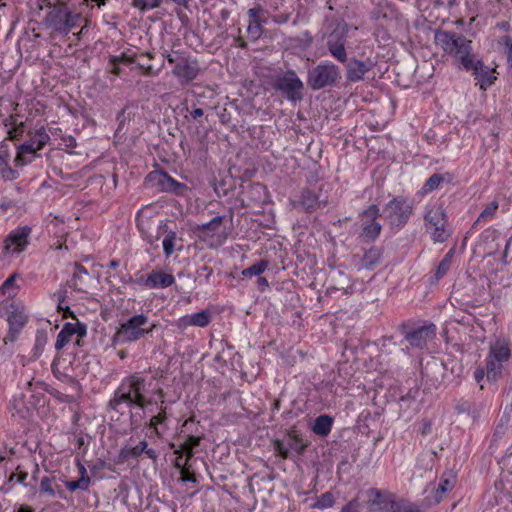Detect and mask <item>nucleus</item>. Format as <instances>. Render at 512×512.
Segmentation results:
<instances>
[{
	"instance_id": "nucleus-1",
	"label": "nucleus",
	"mask_w": 512,
	"mask_h": 512,
	"mask_svg": "<svg viewBox=\"0 0 512 512\" xmlns=\"http://www.w3.org/2000/svg\"><path fill=\"white\" fill-rule=\"evenodd\" d=\"M435 43L438 45L446 54L455 58L457 62L461 64L463 69H469L472 67V61L476 57L471 53V41L465 37L450 34L445 31L435 32Z\"/></svg>"
},
{
	"instance_id": "nucleus-2",
	"label": "nucleus",
	"mask_w": 512,
	"mask_h": 512,
	"mask_svg": "<svg viewBox=\"0 0 512 512\" xmlns=\"http://www.w3.org/2000/svg\"><path fill=\"white\" fill-rule=\"evenodd\" d=\"M145 391V380L139 375H132L122 381L118 389L115 391L110 404L114 409H118L122 404L146 408L148 406V401L144 395ZM150 402L151 400H149V403Z\"/></svg>"
},
{
	"instance_id": "nucleus-3",
	"label": "nucleus",
	"mask_w": 512,
	"mask_h": 512,
	"mask_svg": "<svg viewBox=\"0 0 512 512\" xmlns=\"http://www.w3.org/2000/svg\"><path fill=\"white\" fill-rule=\"evenodd\" d=\"M424 223L427 232L434 242L443 243L450 236L447 230V214L439 200L430 201L424 210Z\"/></svg>"
},
{
	"instance_id": "nucleus-4",
	"label": "nucleus",
	"mask_w": 512,
	"mask_h": 512,
	"mask_svg": "<svg viewBox=\"0 0 512 512\" xmlns=\"http://www.w3.org/2000/svg\"><path fill=\"white\" fill-rule=\"evenodd\" d=\"M511 355L510 344L505 339H497L490 344L486 357V376L490 381H496L502 376L504 365Z\"/></svg>"
},
{
	"instance_id": "nucleus-5",
	"label": "nucleus",
	"mask_w": 512,
	"mask_h": 512,
	"mask_svg": "<svg viewBox=\"0 0 512 512\" xmlns=\"http://www.w3.org/2000/svg\"><path fill=\"white\" fill-rule=\"evenodd\" d=\"M149 319L144 314L134 315L122 322L113 336V343L124 344L137 341L146 333L150 332L148 328Z\"/></svg>"
},
{
	"instance_id": "nucleus-6",
	"label": "nucleus",
	"mask_w": 512,
	"mask_h": 512,
	"mask_svg": "<svg viewBox=\"0 0 512 512\" xmlns=\"http://www.w3.org/2000/svg\"><path fill=\"white\" fill-rule=\"evenodd\" d=\"M413 203L404 196L389 201L384 208L385 219L392 227H402L413 213Z\"/></svg>"
},
{
	"instance_id": "nucleus-7",
	"label": "nucleus",
	"mask_w": 512,
	"mask_h": 512,
	"mask_svg": "<svg viewBox=\"0 0 512 512\" xmlns=\"http://www.w3.org/2000/svg\"><path fill=\"white\" fill-rule=\"evenodd\" d=\"M79 14H72L63 3L51 7L45 24L54 31L67 34L75 25Z\"/></svg>"
},
{
	"instance_id": "nucleus-8",
	"label": "nucleus",
	"mask_w": 512,
	"mask_h": 512,
	"mask_svg": "<svg viewBox=\"0 0 512 512\" xmlns=\"http://www.w3.org/2000/svg\"><path fill=\"white\" fill-rule=\"evenodd\" d=\"M340 79V71L332 63H321L308 73L307 83L314 89H322L326 86L333 85Z\"/></svg>"
},
{
	"instance_id": "nucleus-9",
	"label": "nucleus",
	"mask_w": 512,
	"mask_h": 512,
	"mask_svg": "<svg viewBox=\"0 0 512 512\" xmlns=\"http://www.w3.org/2000/svg\"><path fill=\"white\" fill-rule=\"evenodd\" d=\"M30 234L31 229L28 226L12 230L3 241V257L12 258L24 252L29 245Z\"/></svg>"
},
{
	"instance_id": "nucleus-10",
	"label": "nucleus",
	"mask_w": 512,
	"mask_h": 512,
	"mask_svg": "<svg viewBox=\"0 0 512 512\" xmlns=\"http://www.w3.org/2000/svg\"><path fill=\"white\" fill-rule=\"evenodd\" d=\"M87 335L86 325L76 320L75 322H67L60 330L55 348L61 350L67 346H80L83 338Z\"/></svg>"
},
{
	"instance_id": "nucleus-11",
	"label": "nucleus",
	"mask_w": 512,
	"mask_h": 512,
	"mask_svg": "<svg viewBox=\"0 0 512 512\" xmlns=\"http://www.w3.org/2000/svg\"><path fill=\"white\" fill-rule=\"evenodd\" d=\"M169 63H175L173 74L182 83H188L196 78L199 68L195 60L186 58L178 53L167 55Z\"/></svg>"
},
{
	"instance_id": "nucleus-12",
	"label": "nucleus",
	"mask_w": 512,
	"mask_h": 512,
	"mask_svg": "<svg viewBox=\"0 0 512 512\" xmlns=\"http://www.w3.org/2000/svg\"><path fill=\"white\" fill-rule=\"evenodd\" d=\"M222 217L216 216L202 226L201 238L211 248L221 246L227 239V231L222 225Z\"/></svg>"
},
{
	"instance_id": "nucleus-13",
	"label": "nucleus",
	"mask_w": 512,
	"mask_h": 512,
	"mask_svg": "<svg viewBox=\"0 0 512 512\" xmlns=\"http://www.w3.org/2000/svg\"><path fill=\"white\" fill-rule=\"evenodd\" d=\"M0 314L6 315L7 322L9 324V331L6 337V341H15L21 328L26 323V316L22 310L17 309L13 304L0 305Z\"/></svg>"
},
{
	"instance_id": "nucleus-14",
	"label": "nucleus",
	"mask_w": 512,
	"mask_h": 512,
	"mask_svg": "<svg viewBox=\"0 0 512 512\" xmlns=\"http://www.w3.org/2000/svg\"><path fill=\"white\" fill-rule=\"evenodd\" d=\"M456 483V476L452 472H445L438 484H430L426 490L427 498L432 503H439L451 491Z\"/></svg>"
},
{
	"instance_id": "nucleus-15",
	"label": "nucleus",
	"mask_w": 512,
	"mask_h": 512,
	"mask_svg": "<svg viewBox=\"0 0 512 512\" xmlns=\"http://www.w3.org/2000/svg\"><path fill=\"white\" fill-rule=\"evenodd\" d=\"M378 216L379 208L376 205H371L361 214L364 225L362 235L369 240L376 239L380 234L381 225L374 221Z\"/></svg>"
},
{
	"instance_id": "nucleus-16",
	"label": "nucleus",
	"mask_w": 512,
	"mask_h": 512,
	"mask_svg": "<svg viewBox=\"0 0 512 512\" xmlns=\"http://www.w3.org/2000/svg\"><path fill=\"white\" fill-rule=\"evenodd\" d=\"M466 70L473 72L482 90L488 89L497 79L495 68L484 66V64L478 59L472 61V67Z\"/></svg>"
},
{
	"instance_id": "nucleus-17",
	"label": "nucleus",
	"mask_w": 512,
	"mask_h": 512,
	"mask_svg": "<svg viewBox=\"0 0 512 512\" xmlns=\"http://www.w3.org/2000/svg\"><path fill=\"white\" fill-rule=\"evenodd\" d=\"M278 87L287 94L288 98L296 100L301 96L303 83L294 71H288L279 78Z\"/></svg>"
},
{
	"instance_id": "nucleus-18",
	"label": "nucleus",
	"mask_w": 512,
	"mask_h": 512,
	"mask_svg": "<svg viewBox=\"0 0 512 512\" xmlns=\"http://www.w3.org/2000/svg\"><path fill=\"white\" fill-rule=\"evenodd\" d=\"M175 282L172 274L165 273L161 270H153L150 272L145 280L141 283L149 289H163L171 286Z\"/></svg>"
},
{
	"instance_id": "nucleus-19",
	"label": "nucleus",
	"mask_w": 512,
	"mask_h": 512,
	"mask_svg": "<svg viewBox=\"0 0 512 512\" xmlns=\"http://www.w3.org/2000/svg\"><path fill=\"white\" fill-rule=\"evenodd\" d=\"M435 334V325L431 324L414 330L407 336V340L411 346L423 348L434 339Z\"/></svg>"
},
{
	"instance_id": "nucleus-20",
	"label": "nucleus",
	"mask_w": 512,
	"mask_h": 512,
	"mask_svg": "<svg viewBox=\"0 0 512 512\" xmlns=\"http://www.w3.org/2000/svg\"><path fill=\"white\" fill-rule=\"evenodd\" d=\"M262 13L263 8H261L260 6L251 8L247 12L249 17L247 32L249 36L253 39H258L263 33L262 25L265 24L266 21L262 19Z\"/></svg>"
},
{
	"instance_id": "nucleus-21",
	"label": "nucleus",
	"mask_w": 512,
	"mask_h": 512,
	"mask_svg": "<svg viewBox=\"0 0 512 512\" xmlns=\"http://www.w3.org/2000/svg\"><path fill=\"white\" fill-rule=\"evenodd\" d=\"M147 448V442L145 440L140 441L137 445L126 444L124 445L118 454L117 463H124L129 458L138 457Z\"/></svg>"
},
{
	"instance_id": "nucleus-22",
	"label": "nucleus",
	"mask_w": 512,
	"mask_h": 512,
	"mask_svg": "<svg viewBox=\"0 0 512 512\" xmlns=\"http://www.w3.org/2000/svg\"><path fill=\"white\" fill-rule=\"evenodd\" d=\"M371 64L358 61V60H352L348 64L347 68V77L350 81L356 82L361 80L364 75L370 70Z\"/></svg>"
},
{
	"instance_id": "nucleus-23",
	"label": "nucleus",
	"mask_w": 512,
	"mask_h": 512,
	"mask_svg": "<svg viewBox=\"0 0 512 512\" xmlns=\"http://www.w3.org/2000/svg\"><path fill=\"white\" fill-rule=\"evenodd\" d=\"M31 147L32 146L27 143H24L17 148V154L14 160L16 167H23L33 161L37 151H34Z\"/></svg>"
},
{
	"instance_id": "nucleus-24",
	"label": "nucleus",
	"mask_w": 512,
	"mask_h": 512,
	"mask_svg": "<svg viewBox=\"0 0 512 512\" xmlns=\"http://www.w3.org/2000/svg\"><path fill=\"white\" fill-rule=\"evenodd\" d=\"M333 419L328 415L317 417L311 425L312 431L321 437H326L332 429Z\"/></svg>"
},
{
	"instance_id": "nucleus-25",
	"label": "nucleus",
	"mask_w": 512,
	"mask_h": 512,
	"mask_svg": "<svg viewBox=\"0 0 512 512\" xmlns=\"http://www.w3.org/2000/svg\"><path fill=\"white\" fill-rule=\"evenodd\" d=\"M31 406L27 405L24 401V395H14L9 404V410L13 416L18 415L20 417H25L30 411Z\"/></svg>"
},
{
	"instance_id": "nucleus-26",
	"label": "nucleus",
	"mask_w": 512,
	"mask_h": 512,
	"mask_svg": "<svg viewBox=\"0 0 512 512\" xmlns=\"http://www.w3.org/2000/svg\"><path fill=\"white\" fill-rule=\"evenodd\" d=\"M50 137L44 128H40L34 132L30 139L26 142L34 151L41 150L49 141Z\"/></svg>"
},
{
	"instance_id": "nucleus-27",
	"label": "nucleus",
	"mask_w": 512,
	"mask_h": 512,
	"mask_svg": "<svg viewBox=\"0 0 512 512\" xmlns=\"http://www.w3.org/2000/svg\"><path fill=\"white\" fill-rule=\"evenodd\" d=\"M16 278L17 275L13 274L4 281L0 287V291L3 296H6L7 298H13L17 295L19 286L16 284Z\"/></svg>"
},
{
	"instance_id": "nucleus-28",
	"label": "nucleus",
	"mask_w": 512,
	"mask_h": 512,
	"mask_svg": "<svg viewBox=\"0 0 512 512\" xmlns=\"http://www.w3.org/2000/svg\"><path fill=\"white\" fill-rule=\"evenodd\" d=\"M268 267V262L266 260H260L252 266L244 269L241 274L243 277H253L260 276Z\"/></svg>"
},
{
	"instance_id": "nucleus-29",
	"label": "nucleus",
	"mask_w": 512,
	"mask_h": 512,
	"mask_svg": "<svg viewBox=\"0 0 512 512\" xmlns=\"http://www.w3.org/2000/svg\"><path fill=\"white\" fill-rule=\"evenodd\" d=\"M497 209H498V204L497 202H491L489 203L484 209L483 211L480 213V215L478 216V218L476 219L475 223H474V226L480 224L481 222H486V221H489L491 219L494 218V216L496 215V212H497Z\"/></svg>"
},
{
	"instance_id": "nucleus-30",
	"label": "nucleus",
	"mask_w": 512,
	"mask_h": 512,
	"mask_svg": "<svg viewBox=\"0 0 512 512\" xmlns=\"http://www.w3.org/2000/svg\"><path fill=\"white\" fill-rule=\"evenodd\" d=\"M192 326L206 327L211 321V313L209 311H200L190 315Z\"/></svg>"
},
{
	"instance_id": "nucleus-31",
	"label": "nucleus",
	"mask_w": 512,
	"mask_h": 512,
	"mask_svg": "<svg viewBox=\"0 0 512 512\" xmlns=\"http://www.w3.org/2000/svg\"><path fill=\"white\" fill-rule=\"evenodd\" d=\"M176 240V234L172 231L168 232L163 238L162 246L166 257H170L174 253Z\"/></svg>"
},
{
	"instance_id": "nucleus-32",
	"label": "nucleus",
	"mask_w": 512,
	"mask_h": 512,
	"mask_svg": "<svg viewBox=\"0 0 512 512\" xmlns=\"http://www.w3.org/2000/svg\"><path fill=\"white\" fill-rule=\"evenodd\" d=\"M328 46L331 54L341 62L346 61V51L342 42L334 43L332 38L328 41Z\"/></svg>"
},
{
	"instance_id": "nucleus-33",
	"label": "nucleus",
	"mask_w": 512,
	"mask_h": 512,
	"mask_svg": "<svg viewBox=\"0 0 512 512\" xmlns=\"http://www.w3.org/2000/svg\"><path fill=\"white\" fill-rule=\"evenodd\" d=\"M335 499L332 493L326 492L317 498L314 507L318 509H327L334 505Z\"/></svg>"
},
{
	"instance_id": "nucleus-34",
	"label": "nucleus",
	"mask_w": 512,
	"mask_h": 512,
	"mask_svg": "<svg viewBox=\"0 0 512 512\" xmlns=\"http://www.w3.org/2000/svg\"><path fill=\"white\" fill-rule=\"evenodd\" d=\"M39 490L41 494L47 495L49 497H55L57 495L53 481L48 477H44L41 480Z\"/></svg>"
},
{
	"instance_id": "nucleus-35",
	"label": "nucleus",
	"mask_w": 512,
	"mask_h": 512,
	"mask_svg": "<svg viewBox=\"0 0 512 512\" xmlns=\"http://www.w3.org/2000/svg\"><path fill=\"white\" fill-rule=\"evenodd\" d=\"M443 181V178L442 176L438 175V174H434L432 175L427 181L426 183L424 184L423 186V190L425 192H431L435 189H437L441 182Z\"/></svg>"
},
{
	"instance_id": "nucleus-36",
	"label": "nucleus",
	"mask_w": 512,
	"mask_h": 512,
	"mask_svg": "<svg viewBox=\"0 0 512 512\" xmlns=\"http://www.w3.org/2000/svg\"><path fill=\"white\" fill-rule=\"evenodd\" d=\"M161 0H133V6L141 10H148L158 7Z\"/></svg>"
},
{
	"instance_id": "nucleus-37",
	"label": "nucleus",
	"mask_w": 512,
	"mask_h": 512,
	"mask_svg": "<svg viewBox=\"0 0 512 512\" xmlns=\"http://www.w3.org/2000/svg\"><path fill=\"white\" fill-rule=\"evenodd\" d=\"M452 254L449 253L439 264L436 271V279H441L450 268Z\"/></svg>"
},
{
	"instance_id": "nucleus-38",
	"label": "nucleus",
	"mask_w": 512,
	"mask_h": 512,
	"mask_svg": "<svg viewBox=\"0 0 512 512\" xmlns=\"http://www.w3.org/2000/svg\"><path fill=\"white\" fill-rule=\"evenodd\" d=\"M200 439L198 437H190L183 445L182 451L187 455V458H191L193 455L194 447L198 446Z\"/></svg>"
},
{
	"instance_id": "nucleus-39",
	"label": "nucleus",
	"mask_w": 512,
	"mask_h": 512,
	"mask_svg": "<svg viewBox=\"0 0 512 512\" xmlns=\"http://www.w3.org/2000/svg\"><path fill=\"white\" fill-rule=\"evenodd\" d=\"M56 297H57V301H58V304H57L58 311L63 312V317L71 316L72 318H74L73 313L70 311L69 307L67 305H65V303H64V292L59 291L56 294Z\"/></svg>"
},
{
	"instance_id": "nucleus-40",
	"label": "nucleus",
	"mask_w": 512,
	"mask_h": 512,
	"mask_svg": "<svg viewBox=\"0 0 512 512\" xmlns=\"http://www.w3.org/2000/svg\"><path fill=\"white\" fill-rule=\"evenodd\" d=\"M174 325L179 329V330H185L187 329L189 326H192V322H191V317L190 315H185L183 317H180L179 319H177L175 322H174Z\"/></svg>"
},
{
	"instance_id": "nucleus-41",
	"label": "nucleus",
	"mask_w": 512,
	"mask_h": 512,
	"mask_svg": "<svg viewBox=\"0 0 512 512\" xmlns=\"http://www.w3.org/2000/svg\"><path fill=\"white\" fill-rule=\"evenodd\" d=\"M274 449H275V452L282 458H286L288 456V448L284 445V443L282 441L275 440L274 441Z\"/></svg>"
},
{
	"instance_id": "nucleus-42",
	"label": "nucleus",
	"mask_w": 512,
	"mask_h": 512,
	"mask_svg": "<svg viewBox=\"0 0 512 512\" xmlns=\"http://www.w3.org/2000/svg\"><path fill=\"white\" fill-rule=\"evenodd\" d=\"M24 133V126L21 122L20 124L16 125L14 128L8 130V135L10 139H17L20 136H22Z\"/></svg>"
},
{
	"instance_id": "nucleus-43",
	"label": "nucleus",
	"mask_w": 512,
	"mask_h": 512,
	"mask_svg": "<svg viewBox=\"0 0 512 512\" xmlns=\"http://www.w3.org/2000/svg\"><path fill=\"white\" fill-rule=\"evenodd\" d=\"M358 509H359L358 501L352 500L342 508L341 512H358Z\"/></svg>"
},
{
	"instance_id": "nucleus-44",
	"label": "nucleus",
	"mask_w": 512,
	"mask_h": 512,
	"mask_svg": "<svg viewBox=\"0 0 512 512\" xmlns=\"http://www.w3.org/2000/svg\"><path fill=\"white\" fill-rule=\"evenodd\" d=\"M502 41H503V44L505 45V47L508 49L507 59H508V61H511L512 60V40L510 37L505 36V37H503Z\"/></svg>"
},
{
	"instance_id": "nucleus-45",
	"label": "nucleus",
	"mask_w": 512,
	"mask_h": 512,
	"mask_svg": "<svg viewBox=\"0 0 512 512\" xmlns=\"http://www.w3.org/2000/svg\"><path fill=\"white\" fill-rule=\"evenodd\" d=\"M165 419V415L164 413H159L158 415L156 416H153L150 420V426L151 427H154L156 429V427L161 424Z\"/></svg>"
},
{
	"instance_id": "nucleus-46",
	"label": "nucleus",
	"mask_w": 512,
	"mask_h": 512,
	"mask_svg": "<svg viewBox=\"0 0 512 512\" xmlns=\"http://www.w3.org/2000/svg\"><path fill=\"white\" fill-rule=\"evenodd\" d=\"M77 484L79 485V489L86 490L90 484V478L88 475L81 476L79 480H77Z\"/></svg>"
},
{
	"instance_id": "nucleus-47",
	"label": "nucleus",
	"mask_w": 512,
	"mask_h": 512,
	"mask_svg": "<svg viewBox=\"0 0 512 512\" xmlns=\"http://www.w3.org/2000/svg\"><path fill=\"white\" fill-rule=\"evenodd\" d=\"M486 375V368L478 367L474 372V378L477 382H481Z\"/></svg>"
},
{
	"instance_id": "nucleus-48",
	"label": "nucleus",
	"mask_w": 512,
	"mask_h": 512,
	"mask_svg": "<svg viewBox=\"0 0 512 512\" xmlns=\"http://www.w3.org/2000/svg\"><path fill=\"white\" fill-rule=\"evenodd\" d=\"M3 177L8 180H14L18 177V174L16 171L12 169L3 170Z\"/></svg>"
},
{
	"instance_id": "nucleus-49",
	"label": "nucleus",
	"mask_w": 512,
	"mask_h": 512,
	"mask_svg": "<svg viewBox=\"0 0 512 512\" xmlns=\"http://www.w3.org/2000/svg\"><path fill=\"white\" fill-rule=\"evenodd\" d=\"M65 487H66L69 491H71V492H73V491H75V490L79 489V485L77 484V481H66V482H65Z\"/></svg>"
},
{
	"instance_id": "nucleus-50",
	"label": "nucleus",
	"mask_w": 512,
	"mask_h": 512,
	"mask_svg": "<svg viewBox=\"0 0 512 512\" xmlns=\"http://www.w3.org/2000/svg\"><path fill=\"white\" fill-rule=\"evenodd\" d=\"M181 480L183 482H187V481H193L194 478L192 475H190L185 469H182L181 470Z\"/></svg>"
},
{
	"instance_id": "nucleus-51",
	"label": "nucleus",
	"mask_w": 512,
	"mask_h": 512,
	"mask_svg": "<svg viewBox=\"0 0 512 512\" xmlns=\"http://www.w3.org/2000/svg\"><path fill=\"white\" fill-rule=\"evenodd\" d=\"M257 284H258L259 288H261V289H265L269 285L267 279L264 277H259L257 279Z\"/></svg>"
},
{
	"instance_id": "nucleus-52",
	"label": "nucleus",
	"mask_w": 512,
	"mask_h": 512,
	"mask_svg": "<svg viewBox=\"0 0 512 512\" xmlns=\"http://www.w3.org/2000/svg\"><path fill=\"white\" fill-rule=\"evenodd\" d=\"M505 251H506L507 254L512 252V235H511V237L509 238V240L506 243Z\"/></svg>"
},
{
	"instance_id": "nucleus-53",
	"label": "nucleus",
	"mask_w": 512,
	"mask_h": 512,
	"mask_svg": "<svg viewBox=\"0 0 512 512\" xmlns=\"http://www.w3.org/2000/svg\"><path fill=\"white\" fill-rule=\"evenodd\" d=\"M203 115V110L200 109V108H197L195 109L193 112H192V116L194 118H197V117H201Z\"/></svg>"
},
{
	"instance_id": "nucleus-54",
	"label": "nucleus",
	"mask_w": 512,
	"mask_h": 512,
	"mask_svg": "<svg viewBox=\"0 0 512 512\" xmlns=\"http://www.w3.org/2000/svg\"><path fill=\"white\" fill-rule=\"evenodd\" d=\"M290 436L298 443H300V450H303L306 447V444L301 443V440L298 439L296 434H290Z\"/></svg>"
},
{
	"instance_id": "nucleus-55",
	"label": "nucleus",
	"mask_w": 512,
	"mask_h": 512,
	"mask_svg": "<svg viewBox=\"0 0 512 512\" xmlns=\"http://www.w3.org/2000/svg\"><path fill=\"white\" fill-rule=\"evenodd\" d=\"M174 3H176L177 5H182V6H185L189 3L190 0H172Z\"/></svg>"
},
{
	"instance_id": "nucleus-56",
	"label": "nucleus",
	"mask_w": 512,
	"mask_h": 512,
	"mask_svg": "<svg viewBox=\"0 0 512 512\" xmlns=\"http://www.w3.org/2000/svg\"><path fill=\"white\" fill-rule=\"evenodd\" d=\"M188 459L189 458L186 457L185 461H187ZM184 464H186V462H183L181 457L177 458V460H176V466L177 467H182Z\"/></svg>"
},
{
	"instance_id": "nucleus-57",
	"label": "nucleus",
	"mask_w": 512,
	"mask_h": 512,
	"mask_svg": "<svg viewBox=\"0 0 512 512\" xmlns=\"http://www.w3.org/2000/svg\"><path fill=\"white\" fill-rule=\"evenodd\" d=\"M79 472H80L81 476L87 475L85 466L80 463H79Z\"/></svg>"
},
{
	"instance_id": "nucleus-58",
	"label": "nucleus",
	"mask_w": 512,
	"mask_h": 512,
	"mask_svg": "<svg viewBox=\"0 0 512 512\" xmlns=\"http://www.w3.org/2000/svg\"><path fill=\"white\" fill-rule=\"evenodd\" d=\"M18 512H33V509L27 506H22L19 508Z\"/></svg>"
},
{
	"instance_id": "nucleus-59",
	"label": "nucleus",
	"mask_w": 512,
	"mask_h": 512,
	"mask_svg": "<svg viewBox=\"0 0 512 512\" xmlns=\"http://www.w3.org/2000/svg\"><path fill=\"white\" fill-rule=\"evenodd\" d=\"M146 454L150 457V458H154L155 457V452L152 450V449H149V450H145Z\"/></svg>"
},
{
	"instance_id": "nucleus-60",
	"label": "nucleus",
	"mask_w": 512,
	"mask_h": 512,
	"mask_svg": "<svg viewBox=\"0 0 512 512\" xmlns=\"http://www.w3.org/2000/svg\"><path fill=\"white\" fill-rule=\"evenodd\" d=\"M138 228L141 230L142 233H144V224L142 221L138 222Z\"/></svg>"
},
{
	"instance_id": "nucleus-61",
	"label": "nucleus",
	"mask_w": 512,
	"mask_h": 512,
	"mask_svg": "<svg viewBox=\"0 0 512 512\" xmlns=\"http://www.w3.org/2000/svg\"><path fill=\"white\" fill-rule=\"evenodd\" d=\"M111 266H112V267H116V266H117V263H116L115 261H112V262H111Z\"/></svg>"
},
{
	"instance_id": "nucleus-62",
	"label": "nucleus",
	"mask_w": 512,
	"mask_h": 512,
	"mask_svg": "<svg viewBox=\"0 0 512 512\" xmlns=\"http://www.w3.org/2000/svg\"><path fill=\"white\" fill-rule=\"evenodd\" d=\"M3 161V156L0 154V164L2 163Z\"/></svg>"
}]
</instances>
